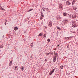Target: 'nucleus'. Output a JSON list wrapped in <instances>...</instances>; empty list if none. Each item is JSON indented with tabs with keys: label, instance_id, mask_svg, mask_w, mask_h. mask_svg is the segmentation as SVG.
I'll return each instance as SVG.
<instances>
[{
	"label": "nucleus",
	"instance_id": "25",
	"mask_svg": "<svg viewBox=\"0 0 78 78\" xmlns=\"http://www.w3.org/2000/svg\"><path fill=\"white\" fill-rule=\"evenodd\" d=\"M45 9H46V10L47 11H49V9H48V8H46Z\"/></svg>",
	"mask_w": 78,
	"mask_h": 78
},
{
	"label": "nucleus",
	"instance_id": "9",
	"mask_svg": "<svg viewBox=\"0 0 78 78\" xmlns=\"http://www.w3.org/2000/svg\"><path fill=\"white\" fill-rule=\"evenodd\" d=\"M70 2H69V1H68L66 2V4L67 5H70Z\"/></svg>",
	"mask_w": 78,
	"mask_h": 78
},
{
	"label": "nucleus",
	"instance_id": "26",
	"mask_svg": "<svg viewBox=\"0 0 78 78\" xmlns=\"http://www.w3.org/2000/svg\"><path fill=\"white\" fill-rule=\"evenodd\" d=\"M32 10H33V9H30V10H29V11H32Z\"/></svg>",
	"mask_w": 78,
	"mask_h": 78
},
{
	"label": "nucleus",
	"instance_id": "38",
	"mask_svg": "<svg viewBox=\"0 0 78 78\" xmlns=\"http://www.w3.org/2000/svg\"><path fill=\"white\" fill-rule=\"evenodd\" d=\"M59 45H58V47H59Z\"/></svg>",
	"mask_w": 78,
	"mask_h": 78
},
{
	"label": "nucleus",
	"instance_id": "8",
	"mask_svg": "<svg viewBox=\"0 0 78 78\" xmlns=\"http://www.w3.org/2000/svg\"><path fill=\"white\" fill-rule=\"evenodd\" d=\"M63 21L64 22V23H65V24H66V23H67V22H68L67 20H63Z\"/></svg>",
	"mask_w": 78,
	"mask_h": 78
},
{
	"label": "nucleus",
	"instance_id": "6",
	"mask_svg": "<svg viewBox=\"0 0 78 78\" xmlns=\"http://www.w3.org/2000/svg\"><path fill=\"white\" fill-rule=\"evenodd\" d=\"M72 17L73 18V19H75V18H76V15L75 14H74L72 15Z\"/></svg>",
	"mask_w": 78,
	"mask_h": 78
},
{
	"label": "nucleus",
	"instance_id": "12",
	"mask_svg": "<svg viewBox=\"0 0 78 78\" xmlns=\"http://www.w3.org/2000/svg\"><path fill=\"white\" fill-rule=\"evenodd\" d=\"M63 16H66L67 15V13H66V12H64L63 13Z\"/></svg>",
	"mask_w": 78,
	"mask_h": 78
},
{
	"label": "nucleus",
	"instance_id": "2",
	"mask_svg": "<svg viewBox=\"0 0 78 78\" xmlns=\"http://www.w3.org/2000/svg\"><path fill=\"white\" fill-rule=\"evenodd\" d=\"M76 25L75 24V22H73L72 24V27L73 28H75V27H76Z\"/></svg>",
	"mask_w": 78,
	"mask_h": 78
},
{
	"label": "nucleus",
	"instance_id": "10",
	"mask_svg": "<svg viewBox=\"0 0 78 78\" xmlns=\"http://www.w3.org/2000/svg\"><path fill=\"white\" fill-rule=\"evenodd\" d=\"M61 25H66V24L63 21H62V22L61 23Z\"/></svg>",
	"mask_w": 78,
	"mask_h": 78
},
{
	"label": "nucleus",
	"instance_id": "30",
	"mask_svg": "<svg viewBox=\"0 0 78 78\" xmlns=\"http://www.w3.org/2000/svg\"><path fill=\"white\" fill-rule=\"evenodd\" d=\"M73 9H74V10H76V8H74Z\"/></svg>",
	"mask_w": 78,
	"mask_h": 78
},
{
	"label": "nucleus",
	"instance_id": "16",
	"mask_svg": "<svg viewBox=\"0 0 78 78\" xmlns=\"http://www.w3.org/2000/svg\"><path fill=\"white\" fill-rule=\"evenodd\" d=\"M53 61H54V62H55V61H56V57H54V58Z\"/></svg>",
	"mask_w": 78,
	"mask_h": 78
},
{
	"label": "nucleus",
	"instance_id": "21",
	"mask_svg": "<svg viewBox=\"0 0 78 78\" xmlns=\"http://www.w3.org/2000/svg\"><path fill=\"white\" fill-rule=\"evenodd\" d=\"M47 41H48V42H50V39H48Z\"/></svg>",
	"mask_w": 78,
	"mask_h": 78
},
{
	"label": "nucleus",
	"instance_id": "5",
	"mask_svg": "<svg viewBox=\"0 0 78 78\" xmlns=\"http://www.w3.org/2000/svg\"><path fill=\"white\" fill-rule=\"evenodd\" d=\"M48 25L50 27H51L52 26V22L51 21H50Z\"/></svg>",
	"mask_w": 78,
	"mask_h": 78
},
{
	"label": "nucleus",
	"instance_id": "14",
	"mask_svg": "<svg viewBox=\"0 0 78 78\" xmlns=\"http://www.w3.org/2000/svg\"><path fill=\"white\" fill-rule=\"evenodd\" d=\"M18 29V28H17V27H16L14 28V30H15V31L17 30Z\"/></svg>",
	"mask_w": 78,
	"mask_h": 78
},
{
	"label": "nucleus",
	"instance_id": "28",
	"mask_svg": "<svg viewBox=\"0 0 78 78\" xmlns=\"http://www.w3.org/2000/svg\"><path fill=\"white\" fill-rule=\"evenodd\" d=\"M6 22H7V20H5V23H6Z\"/></svg>",
	"mask_w": 78,
	"mask_h": 78
},
{
	"label": "nucleus",
	"instance_id": "27",
	"mask_svg": "<svg viewBox=\"0 0 78 78\" xmlns=\"http://www.w3.org/2000/svg\"><path fill=\"white\" fill-rule=\"evenodd\" d=\"M54 55H56V56H55V58H56V56H57V54H56V53H55L54 54Z\"/></svg>",
	"mask_w": 78,
	"mask_h": 78
},
{
	"label": "nucleus",
	"instance_id": "33",
	"mask_svg": "<svg viewBox=\"0 0 78 78\" xmlns=\"http://www.w3.org/2000/svg\"><path fill=\"white\" fill-rule=\"evenodd\" d=\"M48 55H49V53L47 54V56Z\"/></svg>",
	"mask_w": 78,
	"mask_h": 78
},
{
	"label": "nucleus",
	"instance_id": "24",
	"mask_svg": "<svg viewBox=\"0 0 78 78\" xmlns=\"http://www.w3.org/2000/svg\"><path fill=\"white\" fill-rule=\"evenodd\" d=\"M75 2H73H73H72V5H74V4H75Z\"/></svg>",
	"mask_w": 78,
	"mask_h": 78
},
{
	"label": "nucleus",
	"instance_id": "1",
	"mask_svg": "<svg viewBox=\"0 0 78 78\" xmlns=\"http://www.w3.org/2000/svg\"><path fill=\"white\" fill-rule=\"evenodd\" d=\"M55 69H53L52 70H51V71L49 73V75H51V74L54 72Z\"/></svg>",
	"mask_w": 78,
	"mask_h": 78
},
{
	"label": "nucleus",
	"instance_id": "32",
	"mask_svg": "<svg viewBox=\"0 0 78 78\" xmlns=\"http://www.w3.org/2000/svg\"><path fill=\"white\" fill-rule=\"evenodd\" d=\"M1 47V48H3V46L1 47Z\"/></svg>",
	"mask_w": 78,
	"mask_h": 78
},
{
	"label": "nucleus",
	"instance_id": "3",
	"mask_svg": "<svg viewBox=\"0 0 78 78\" xmlns=\"http://www.w3.org/2000/svg\"><path fill=\"white\" fill-rule=\"evenodd\" d=\"M41 16L40 20H42V19H43L44 18V15H43V13H41Z\"/></svg>",
	"mask_w": 78,
	"mask_h": 78
},
{
	"label": "nucleus",
	"instance_id": "7",
	"mask_svg": "<svg viewBox=\"0 0 78 78\" xmlns=\"http://www.w3.org/2000/svg\"><path fill=\"white\" fill-rule=\"evenodd\" d=\"M59 8L60 9H61L62 8V5L61 4H60L59 5Z\"/></svg>",
	"mask_w": 78,
	"mask_h": 78
},
{
	"label": "nucleus",
	"instance_id": "11",
	"mask_svg": "<svg viewBox=\"0 0 78 78\" xmlns=\"http://www.w3.org/2000/svg\"><path fill=\"white\" fill-rule=\"evenodd\" d=\"M57 19L58 20H61V17L60 16H58L57 17Z\"/></svg>",
	"mask_w": 78,
	"mask_h": 78
},
{
	"label": "nucleus",
	"instance_id": "35",
	"mask_svg": "<svg viewBox=\"0 0 78 78\" xmlns=\"http://www.w3.org/2000/svg\"><path fill=\"white\" fill-rule=\"evenodd\" d=\"M2 10H5V9H4L3 8H2Z\"/></svg>",
	"mask_w": 78,
	"mask_h": 78
},
{
	"label": "nucleus",
	"instance_id": "13",
	"mask_svg": "<svg viewBox=\"0 0 78 78\" xmlns=\"http://www.w3.org/2000/svg\"><path fill=\"white\" fill-rule=\"evenodd\" d=\"M12 61H10V63H9V66H11V65H12Z\"/></svg>",
	"mask_w": 78,
	"mask_h": 78
},
{
	"label": "nucleus",
	"instance_id": "4",
	"mask_svg": "<svg viewBox=\"0 0 78 78\" xmlns=\"http://www.w3.org/2000/svg\"><path fill=\"white\" fill-rule=\"evenodd\" d=\"M13 69L15 70H18V67L16 66H13Z\"/></svg>",
	"mask_w": 78,
	"mask_h": 78
},
{
	"label": "nucleus",
	"instance_id": "15",
	"mask_svg": "<svg viewBox=\"0 0 78 78\" xmlns=\"http://www.w3.org/2000/svg\"><path fill=\"white\" fill-rule=\"evenodd\" d=\"M64 68V66L63 65H62L61 66H60V69H63V68Z\"/></svg>",
	"mask_w": 78,
	"mask_h": 78
},
{
	"label": "nucleus",
	"instance_id": "20",
	"mask_svg": "<svg viewBox=\"0 0 78 78\" xmlns=\"http://www.w3.org/2000/svg\"><path fill=\"white\" fill-rule=\"evenodd\" d=\"M42 9H43L44 11H45V9L44 7L42 8Z\"/></svg>",
	"mask_w": 78,
	"mask_h": 78
},
{
	"label": "nucleus",
	"instance_id": "23",
	"mask_svg": "<svg viewBox=\"0 0 78 78\" xmlns=\"http://www.w3.org/2000/svg\"><path fill=\"white\" fill-rule=\"evenodd\" d=\"M30 45L32 47H33V43H32L30 44Z\"/></svg>",
	"mask_w": 78,
	"mask_h": 78
},
{
	"label": "nucleus",
	"instance_id": "37",
	"mask_svg": "<svg viewBox=\"0 0 78 78\" xmlns=\"http://www.w3.org/2000/svg\"><path fill=\"white\" fill-rule=\"evenodd\" d=\"M67 38H66L65 39H67Z\"/></svg>",
	"mask_w": 78,
	"mask_h": 78
},
{
	"label": "nucleus",
	"instance_id": "29",
	"mask_svg": "<svg viewBox=\"0 0 78 78\" xmlns=\"http://www.w3.org/2000/svg\"><path fill=\"white\" fill-rule=\"evenodd\" d=\"M57 29H58V30H60V27H58Z\"/></svg>",
	"mask_w": 78,
	"mask_h": 78
},
{
	"label": "nucleus",
	"instance_id": "17",
	"mask_svg": "<svg viewBox=\"0 0 78 78\" xmlns=\"http://www.w3.org/2000/svg\"><path fill=\"white\" fill-rule=\"evenodd\" d=\"M21 70H22V71H23V70H24V68H23V66H22L21 67Z\"/></svg>",
	"mask_w": 78,
	"mask_h": 78
},
{
	"label": "nucleus",
	"instance_id": "31",
	"mask_svg": "<svg viewBox=\"0 0 78 78\" xmlns=\"http://www.w3.org/2000/svg\"><path fill=\"white\" fill-rule=\"evenodd\" d=\"M69 17H71V15H69Z\"/></svg>",
	"mask_w": 78,
	"mask_h": 78
},
{
	"label": "nucleus",
	"instance_id": "34",
	"mask_svg": "<svg viewBox=\"0 0 78 78\" xmlns=\"http://www.w3.org/2000/svg\"><path fill=\"white\" fill-rule=\"evenodd\" d=\"M5 25H6V23H5Z\"/></svg>",
	"mask_w": 78,
	"mask_h": 78
},
{
	"label": "nucleus",
	"instance_id": "18",
	"mask_svg": "<svg viewBox=\"0 0 78 78\" xmlns=\"http://www.w3.org/2000/svg\"><path fill=\"white\" fill-rule=\"evenodd\" d=\"M47 36V34H45L44 35V37H46V36Z\"/></svg>",
	"mask_w": 78,
	"mask_h": 78
},
{
	"label": "nucleus",
	"instance_id": "19",
	"mask_svg": "<svg viewBox=\"0 0 78 78\" xmlns=\"http://www.w3.org/2000/svg\"><path fill=\"white\" fill-rule=\"evenodd\" d=\"M42 35H43L42 34V33H41L39 34L38 35V36H42Z\"/></svg>",
	"mask_w": 78,
	"mask_h": 78
},
{
	"label": "nucleus",
	"instance_id": "36",
	"mask_svg": "<svg viewBox=\"0 0 78 78\" xmlns=\"http://www.w3.org/2000/svg\"><path fill=\"white\" fill-rule=\"evenodd\" d=\"M62 9H61L60 10V11H62Z\"/></svg>",
	"mask_w": 78,
	"mask_h": 78
},
{
	"label": "nucleus",
	"instance_id": "22",
	"mask_svg": "<svg viewBox=\"0 0 78 78\" xmlns=\"http://www.w3.org/2000/svg\"><path fill=\"white\" fill-rule=\"evenodd\" d=\"M73 2L75 3L76 2V0H73Z\"/></svg>",
	"mask_w": 78,
	"mask_h": 78
}]
</instances>
